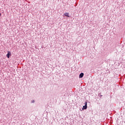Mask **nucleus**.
Returning <instances> with one entry per match:
<instances>
[{
    "label": "nucleus",
    "mask_w": 125,
    "mask_h": 125,
    "mask_svg": "<svg viewBox=\"0 0 125 125\" xmlns=\"http://www.w3.org/2000/svg\"><path fill=\"white\" fill-rule=\"evenodd\" d=\"M11 56V52L10 51H8V53L6 55L7 58H9L10 56Z\"/></svg>",
    "instance_id": "1"
},
{
    "label": "nucleus",
    "mask_w": 125,
    "mask_h": 125,
    "mask_svg": "<svg viewBox=\"0 0 125 125\" xmlns=\"http://www.w3.org/2000/svg\"><path fill=\"white\" fill-rule=\"evenodd\" d=\"M65 16H66V17H70V16L69 15V13H64Z\"/></svg>",
    "instance_id": "2"
},
{
    "label": "nucleus",
    "mask_w": 125,
    "mask_h": 125,
    "mask_svg": "<svg viewBox=\"0 0 125 125\" xmlns=\"http://www.w3.org/2000/svg\"><path fill=\"white\" fill-rule=\"evenodd\" d=\"M87 108V106L86 105L83 106V110H86Z\"/></svg>",
    "instance_id": "3"
},
{
    "label": "nucleus",
    "mask_w": 125,
    "mask_h": 125,
    "mask_svg": "<svg viewBox=\"0 0 125 125\" xmlns=\"http://www.w3.org/2000/svg\"><path fill=\"white\" fill-rule=\"evenodd\" d=\"M83 77V73H82L80 74L79 78H82Z\"/></svg>",
    "instance_id": "4"
},
{
    "label": "nucleus",
    "mask_w": 125,
    "mask_h": 125,
    "mask_svg": "<svg viewBox=\"0 0 125 125\" xmlns=\"http://www.w3.org/2000/svg\"><path fill=\"white\" fill-rule=\"evenodd\" d=\"M84 104H85V106H87V103L85 102Z\"/></svg>",
    "instance_id": "5"
},
{
    "label": "nucleus",
    "mask_w": 125,
    "mask_h": 125,
    "mask_svg": "<svg viewBox=\"0 0 125 125\" xmlns=\"http://www.w3.org/2000/svg\"><path fill=\"white\" fill-rule=\"evenodd\" d=\"M34 102H35V101H34V100H33V101H32V103H34Z\"/></svg>",
    "instance_id": "6"
},
{
    "label": "nucleus",
    "mask_w": 125,
    "mask_h": 125,
    "mask_svg": "<svg viewBox=\"0 0 125 125\" xmlns=\"http://www.w3.org/2000/svg\"><path fill=\"white\" fill-rule=\"evenodd\" d=\"M0 15H1V14H0Z\"/></svg>",
    "instance_id": "7"
}]
</instances>
